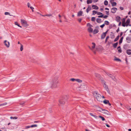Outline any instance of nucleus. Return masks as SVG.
<instances>
[{
  "instance_id": "obj_27",
  "label": "nucleus",
  "mask_w": 131,
  "mask_h": 131,
  "mask_svg": "<svg viewBox=\"0 0 131 131\" xmlns=\"http://www.w3.org/2000/svg\"><path fill=\"white\" fill-rule=\"evenodd\" d=\"M118 45V42H116L114 43L113 45V46L114 48H116Z\"/></svg>"
},
{
  "instance_id": "obj_9",
  "label": "nucleus",
  "mask_w": 131,
  "mask_h": 131,
  "mask_svg": "<svg viewBox=\"0 0 131 131\" xmlns=\"http://www.w3.org/2000/svg\"><path fill=\"white\" fill-rule=\"evenodd\" d=\"M92 48H91L90 46H89V47L90 49H91V50L93 51V49L95 48V44L94 42H92Z\"/></svg>"
},
{
  "instance_id": "obj_5",
  "label": "nucleus",
  "mask_w": 131,
  "mask_h": 131,
  "mask_svg": "<svg viewBox=\"0 0 131 131\" xmlns=\"http://www.w3.org/2000/svg\"><path fill=\"white\" fill-rule=\"evenodd\" d=\"M86 86L84 84L81 85L78 88V90L80 91H83L85 89Z\"/></svg>"
},
{
  "instance_id": "obj_37",
  "label": "nucleus",
  "mask_w": 131,
  "mask_h": 131,
  "mask_svg": "<svg viewBox=\"0 0 131 131\" xmlns=\"http://www.w3.org/2000/svg\"><path fill=\"white\" fill-rule=\"evenodd\" d=\"M99 117L101 118L103 121H104L105 120V119L104 118L101 116H99Z\"/></svg>"
},
{
  "instance_id": "obj_35",
  "label": "nucleus",
  "mask_w": 131,
  "mask_h": 131,
  "mask_svg": "<svg viewBox=\"0 0 131 131\" xmlns=\"http://www.w3.org/2000/svg\"><path fill=\"white\" fill-rule=\"evenodd\" d=\"M15 25H17L20 28H21L22 27L21 26H20L18 24V23L16 22H15Z\"/></svg>"
},
{
  "instance_id": "obj_43",
  "label": "nucleus",
  "mask_w": 131,
  "mask_h": 131,
  "mask_svg": "<svg viewBox=\"0 0 131 131\" xmlns=\"http://www.w3.org/2000/svg\"><path fill=\"white\" fill-rule=\"evenodd\" d=\"M37 126V125H32L30 126L31 127H36Z\"/></svg>"
},
{
  "instance_id": "obj_61",
  "label": "nucleus",
  "mask_w": 131,
  "mask_h": 131,
  "mask_svg": "<svg viewBox=\"0 0 131 131\" xmlns=\"http://www.w3.org/2000/svg\"><path fill=\"white\" fill-rule=\"evenodd\" d=\"M93 117H94L95 118H97L98 117V116H97L94 115V116H93Z\"/></svg>"
},
{
  "instance_id": "obj_62",
  "label": "nucleus",
  "mask_w": 131,
  "mask_h": 131,
  "mask_svg": "<svg viewBox=\"0 0 131 131\" xmlns=\"http://www.w3.org/2000/svg\"><path fill=\"white\" fill-rule=\"evenodd\" d=\"M30 127H31L30 126H27L26 127V128H28Z\"/></svg>"
},
{
  "instance_id": "obj_34",
  "label": "nucleus",
  "mask_w": 131,
  "mask_h": 131,
  "mask_svg": "<svg viewBox=\"0 0 131 131\" xmlns=\"http://www.w3.org/2000/svg\"><path fill=\"white\" fill-rule=\"evenodd\" d=\"M70 80V81H71L72 82H74L75 81H76V79L72 78Z\"/></svg>"
},
{
  "instance_id": "obj_8",
  "label": "nucleus",
  "mask_w": 131,
  "mask_h": 131,
  "mask_svg": "<svg viewBox=\"0 0 131 131\" xmlns=\"http://www.w3.org/2000/svg\"><path fill=\"white\" fill-rule=\"evenodd\" d=\"M117 10V9L116 7H113L111 9V12L113 13H115Z\"/></svg>"
},
{
  "instance_id": "obj_46",
  "label": "nucleus",
  "mask_w": 131,
  "mask_h": 131,
  "mask_svg": "<svg viewBox=\"0 0 131 131\" xmlns=\"http://www.w3.org/2000/svg\"><path fill=\"white\" fill-rule=\"evenodd\" d=\"M52 16V15L51 14H47V15H45V16H49V17L51 16Z\"/></svg>"
},
{
  "instance_id": "obj_57",
  "label": "nucleus",
  "mask_w": 131,
  "mask_h": 131,
  "mask_svg": "<svg viewBox=\"0 0 131 131\" xmlns=\"http://www.w3.org/2000/svg\"><path fill=\"white\" fill-rule=\"evenodd\" d=\"M119 8L121 10H123L124 9L123 7H120Z\"/></svg>"
},
{
  "instance_id": "obj_1",
  "label": "nucleus",
  "mask_w": 131,
  "mask_h": 131,
  "mask_svg": "<svg viewBox=\"0 0 131 131\" xmlns=\"http://www.w3.org/2000/svg\"><path fill=\"white\" fill-rule=\"evenodd\" d=\"M58 77H55L53 79L49 80V84L51 87L53 88L56 86L57 84L58 83Z\"/></svg>"
},
{
  "instance_id": "obj_4",
  "label": "nucleus",
  "mask_w": 131,
  "mask_h": 131,
  "mask_svg": "<svg viewBox=\"0 0 131 131\" xmlns=\"http://www.w3.org/2000/svg\"><path fill=\"white\" fill-rule=\"evenodd\" d=\"M87 26L88 27V32L90 33L92 32L93 31V29L92 27H93V26L89 23L87 24Z\"/></svg>"
},
{
  "instance_id": "obj_56",
  "label": "nucleus",
  "mask_w": 131,
  "mask_h": 131,
  "mask_svg": "<svg viewBox=\"0 0 131 131\" xmlns=\"http://www.w3.org/2000/svg\"><path fill=\"white\" fill-rule=\"evenodd\" d=\"M125 61H126V64H128V61H127V58H126L125 59Z\"/></svg>"
},
{
  "instance_id": "obj_63",
  "label": "nucleus",
  "mask_w": 131,
  "mask_h": 131,
  "mask_svg": "<svg viewBox=\"0 0 131 131\" xmlns=\"http://www.w3.org/2000/svg\"><path fill=\"white\" fill-rule=\"evenodd\" d=\"M90 114L92 116H93L94 115L92 113H90Z\"/></svg>"
},
{
  "instance_id": "obj_36",
  "label": "nucleus",
  "mask_w": 131,
  "mask_h": 131,
  "mask_svg": "<svg viewBox=\"0 0 131 131\" xmlns=\"http://www.w3.org/2000/svg\"><path fill=\"white\" fill-rule=\"evenodd\" d=\"M112 6H116V3L115 2H113L111 3Z\"/></svg>"
},
{
  "instance_id": "obj_28",
  "label": "nucleus",
  "mask_w": 131,
  "mask_h": 131,
  "mask_svg": "<svg viewBox=\"0 0 131 131\" xmlns=\"http://www.w3.org/2000/svg\"><path fill=\"white\" fill-rule=\"evenodd\" d=\"M119 35H118L117 37H116V38L115 39V40H114V42H116V41L118 40V39H119Z\"/></svg>"
},
{
  "instance_id": "obj_14",
  "label": "nucleus",
  "mask_w": 131,
  "mask_h": 131,
  "mask_svg": "<svg viewBox=\"0 0 131 131\" xmlns=\"http://www.w3.org/2000/svg\"><path fill=\"white\" fill-rule=\"evenodd\" d=\"M130 22V19H127V20L126 22H125L126 24V26H127L129 24V23Z\"/></svg>"
},
{
  "instance_id": "obj_15",
  "label": "nucleus",
  "mask_w": 131,
  "mask_h": 131,
  "mask_svg": "<svg viewBox=\"0 0 131 131\" xmlns=\"http://www.w3.org/2000/svg\"><path fill=\"white\" fill-rule=\"evenodd\" d=\"M92 7L93 9H99L98 7L96 5H93L92 6Z\"/></svg>"
},
{
  "instance_id": "obj_59",
  "label": "nucleus",
  "mask_w": 131,
  "mask_h": 131,
  "mask_svg": "<svg viewBox=\"0 0 131 131\" xmlns=\"http://www.w3.org/2000/svg\"><path fill=\"white\" fill-rule=\"evenodd\" d=\"M78 21L80 22H81V21L82 20V19L81 18H79V19H78Z\"/></svg>"
},
{
  "instance_id": "obj_64",
  "label": "nucleus",
  "mask_w": 131,
  "mask_h": 131,
  "mask_svg": "<svg viewBox=\"0 0 131 131\" xmlns=\"http://www.w3.org/2000/svg\"><path fill=\"white\" fill-rule=\"evenodd\" d=\"M30 8L31 10H33L34 9V8L32 6L30 7Z\"/></svg>"
},
{
  "instance_id": "obj_3",
  "label": "nucleus",
  "mask_w": 131,
  "mask_h": 131,
  "mask_svg": "<svg viewBox=\"0 0 131 131\" xmlns=\"http://www.w3.org/2000/svg\"><path fill=\"white\" fill-rule=\"evenodd\" d=\"M100 110L99 111L102 112L103 113L107 114L108 115H110V113L107 110L103 109L101 108H99Z\"/></svg>"
},
{
  "instance_id": "obj_42",
  "label": "nucleus",
  "mask_w": 131,
  "mask_h": 131,
  "mask_svg": "<svg viewBox=\"0 0 131 131\" xmlns=\"http://www.w3.org/2000/svg\"><path fill=\"white\" fill-rule=\"evenodd\" d=\"M95 17H93L91 18V20L92 21H95Z\"/></svg>"
},
{
  "instance_id": "obj_31",
  "label": "nucleus",
  "mask_w": 131,
  "mask_h": 131,
  "mask_svg": "<svg viewBox=\"0 0 131 131\" xmlns=\"http://www.w3.org/2000/svg\"><path fill=\"white\" fill-rule=\"evenodd\" d=\"M20 50L21 51H22L23 49V47L22 45L20 44Z\"/></svg>"
},
{
  "instance_id": "obj_19",
  "label": "nucleus",
  "mask_w": 131,
  "mask_h": 131,
  "mask_svg": "<svg viewBox=\"0 0 131 131\" xmlns=\"http://www.w3.org/2000/svg\"><path fill=\"white\" fill-rule=\"evenodd\" d=\"M126 53L128 55L131 54V49H128L126 51Z\"/></svg>"
},
{
  "instance_id": "obj_54",
  "label": "nucleus",
  "mask_w": 131,
  "mask_h": 131,
  "mask_svg": "<svg viewBox=\"0 0 131 131\" xmlns=\"http://www.w3.org/2000/svg\"><path fill=\"white\" fill-rule=\"evenodd\" d=\"M103 17L104 18H106L108 17V16L107 15H105L103 16Z\"/></svg>"
},
{
  "instance_id": "obj_39",
  "label": "nucleus",
  "mask_w": 131,
  "mask_h": 131,
  "mask_svg": "<svg viewBox=\"0 0 131 131\" xmlns=\"http://www.w3.org/2000/svg\"><path fill=\"white\" fill-rule=\"evenodd\" d=\"M114 60L115 61H121V60L120 59H119V58H115L114 59Z\"/></svg>"
},
{
  "instance_id": "obj_53",
  "label": "nucleus",
  "mask_w": 131,
  "mask_h": 131,
  "mask_svg": "<svg viewBox=\"0 0 131 131\" xmlns=\"http://www.w3.org/2000/svg\"><path fill=\"white\" fill-rule=\"evenodd\" d=\"M118 49V51L120 53H121L122 52V50L121 49Z\"/></svg>"
},
{
  "instance_id": "obj_49",
  "label": "nucleus",
  "mask_w": 131,
  "mask_h": 131,
  "mask_svg": "<svg viewBox=\"0 0 131 131\" xmlns=\"http://www.w3.org/2000/svg\"><path fill=\"white\" fill-rule=\"evenodd\" d=\"M105 26V24H103L102 25L100 26V27L101 28H103Z\"/></svg>"
},
{
  "instance_id": "obj_33",
  "label": "nucleus",
  "mask_w": 131,
  "mask_h": 131,
  "mask_svg": "<svg viewBox=\"0 0 131 131\" xmlns=\"http://www.w3.org/2000/svg\"><path fill=\"white\" fill-rule=\"evenodd\" d=\"M104 24L105 25H108L109 24V22L107 21H104Z\"/></svg>"
},
{
  "instance_id": "obj_2",
  "label": "nucleus",
  "mask_w": 131,
  "mask_h": 131,
  "mask_svg": "<svg viewBox=\"0 0 131 131\" xmlns=\"http://www.w3.org/2000/svg\"><path fill=\"white\" fill-rule=\"evenodd\" d=\"M94 95L96 97V98L98 101H100L102 96L100 94L98 93L97 92H94Z\"/></svg>"
},
{
  "instance_id": "obj_7",
  "label": "nucleus",
  "mask_w": 131,
  "mask_h": 131,
  "mask_svg": "<svg viewBox=\"0 0 131 131\" xmlns=\"http://www.w3.org/2000/svg\"><path fill=\"white\" fill-rule=\"evenodd\" d=\"M4 43L5 45L7 48H9L10 46V43L9 42H7L6 40H5L4 41Z\"/></svg>"
},
{
  "instance_id": "obj_38",
  "label": "nucleus",
  "mask_w": 131,
  "mask_h": 131,
  "mask_svg": "<svg viewBox=\"0 0 131 131\" xmlns=\"http://www.w3.org/2000/svg\"><path fill=\"white\" fill-rule=\"evenodd\" d=\"M104 4L105 5H107L108 4V2L107 1L105 0L104 1Z\"/></svg>"
},
{
  "instance_id": "obj_10",
  "label": "nucleus",
  "mask_w": 131,
  "mask_h": 131,
  "mask_svg": "<svg viewBox=\"0 0 131 131\" xmlns=\"http://www.w3.org/2000/svg\"><path fill=\"white\" fill-rule=\"evenodd\" d=\"M107 75L108 76L111 77L113 80H114L115 81H116V79H115V77H114V76H113L111 74L109 73H108L107 74Z\"/></svg>"
},
{
  "instance_id": "obj_12",
  "label": "nucleus",
  "mask_w": 131,
  "mask_h": 131,
  "mask_svg": "<svg viewBox=\"0 0 131 131\" xmlns=\"http://www.w3.org/2000/svg\"><path fill=\"white\" fill-rule=\"evenodd\" d=\"M101 81L104 88L107 85L106 84V82L103 80H101Z\"/></svg>"
},
{
  "instance_id": "obj_58",
  "label": "nucleus",
  "mask_w": 131,
  "mask_h": 131,
  "mask_svg": "<svg viewBox=\"0 0 131 131\" xmlns=\"http://www.w3.org/2000/svg\"><path fill=\"white\" fill-rule=\"evenodd\" d=\"M119 23L118 24V26H121V22L120 21H119Z\"/></svg>"
},
{
  "instance_id": "obj_55",
  "label": "nucleus",
  "mask_w": 131,
  "mask_h": 131,
  "mask_svg": "<svg viewBox=\"0 0 131 131\" xmlns=\"http://www.w3.org/2000/svg\"><path fill=\"white\" fill-rule=\"evenodd\" d=\"M93 2L95 3L98 1V0H93Z\"/></svg>"
},
{
  "instance_id": "obj_52",
  "label": "nucleus",
  "mask_w": 131,
  "mask_h": 131,
  "mask_svg": "<svg viewBox=\"0 0 131 131\" xmlns=\"http://www.w3.org/2000/svg\"><path fill=\"white\" fill-rule=\"evenodd\" d=\"M103 14L101 12H99L97 13V15H101V14Z\"/></svg>"
},
{
  "instance_id": "obj_22",
  "label": "nucleus",
  "mask_w": 131,
  "mask_h": 131,
  "mask_svg": "<svg viewBox=\"0 0 131 131\" xmlns=\"http://www.w3.org/2000/svg\"><path fill=\"white\" fill-rule=\"evenodd\" d=\"M96 21L99 23H100L102 22L101 19L100 18H97L96 19Z\"/></svg>"
},
{
  "instance_id": "obj_47",
  "label": "nucleus",
  "mask_w": 131,
  "mask_h": 131,
  "mask_svg": "<svg viewBox=\"0 0 131 131\" xmlns=\"http://www.w3.org/2000/svg\"><path fill=\"white\" fill-rule=\"evenodd\" d=\"M109 38V36H107L105 40V42H106L107 41V40Z\"/></svg>"
},
{
  "instance_id": "obj_60",
  "label": "nucleus",
  "mask_w": 131,
  "mask_h": 131,
  "mask_svg": "<svg viewBox=\"0 0 131 131\" xmlns=\"http://www.w3.org/2000/svg\"><path fill=\"white\" fill-rule=\"evenodd\" d=\"M93 117H94L95 118H97L98 117V116H97L94 115V116H93Z\"/></svg>"
},
{
  "instance_id": "obj_21",
  "label": "nucleus",
  "mask_w": 131,
  "mask_h": 131,
  "mask_svg": "<svg viewBox=\"0 0 131 131\" xmlns=\"http://www.w3.org/2000/svg\"><path fill=\"white\" fill-rule=\"evenodd\" d=\"M106 35H105V34H104L103 33L101 36V39H103L104 38Z\"/></svg>"
},
{
  "instance_id": "obj_40",
  "label": "nucleus",
  "mask_w": 131,
  "mask_h": 131,
  "mask_svg": "<svg viewBox=\"0 0 131 131\" xmlns=\"http://www.w3.org/2000/svg\"><path fill=\"white\" fill-rule=\"evenodd\" d=\"M7 104V103L6 102L4 103L3 104H0V106H4L6 105Z\"/></svg>"
},
{
  "instance_id": "obj_13",
  "label": "nucleus",
  "mask_w": 131,
  "mask_h": 131,
  "mask_svg": "<svg viewBox=\"0 0 131 131\" xmlns=\"http://www.w3.org/2000/svg\"><path fill=\"white\" fill-rule=\"evenodd\" d=\"M126 40L127 42L130 43L131 41V37H127L126 38Z\"/></svg>"
},
{
  "instance_id": "obj_23",
  "label": "nucleus",
  "mask_w": 131,
  "mask_h": 131,
  "mask_svg": "<svg viewBox=\"0 0 131 131\" xmlns=\"http://www.w3.org/2000/svg\"><path fill=\"white\" fill-rule=\"evenodd\" d=\"M59 103L62 104H64V102L62 100H60L59 101Z\"/></svg>"
},
{
  "instance_id": "obj_44",
  "label": "nucleus",
  "mask_w": 131,
  "mask_h": 131,
  "mask_svg": "<svg viewBox=\"0 0 131 131\" xmlns=\"http://www.w3.org/2000/svg\"><path fill=\"white\" fill-rule=\"evenodd\" d=\"M122 23H125V18H123L122 20Z\"/></svg>"
},
{
  "instance_id": "obj_32",
  "label": "nucleus",
  "mask_w": 131,
  "mask_h": 131,
  "mask_svg": "<svg viewBox=\"0 0 131 131\" xmlns=\"http://www.w3.org/2000/svg\"><path fill=\"white\" fill-rule=\"evenodd\" d=\"M4 14L5 15H9L10 16H13L12 15H10V13L8 12H5L4 13Z\"/></svg>"
},
{
  "instance_id": "obj_18",
  "label": "nucleus",
  "mask_w": 131,
  "mask_h": 131,
  "mask_svg": "<svg viewBox=\"0 0 131 131\" xmlns=\"http://www.w3.org/2000/svg\"><path fill=\"white\" fill-rule=\"evenodd\" d=\"M104 88H105L106 90L107 91V92L108 93H110V91L109 89H108V86L107 85L106 86H105Z\"/></svg>"
},
{
  "instance_id": "obj_16",
  "label": "nucleus",
  "mask_w": 131,
  "mask_h": 131,
  "mask_svg": "<svg viewBox=\"0 0 131 131\" xmlns=\"http://www.w3.org/2000/svg\"><path fill=\"white\" fill-rule=\"evenodd\" d=\"M91 9V7L90 6H89L88 8L86 9V12L88 13L90 11Z\"/></svg>"
},
{
  "instance_id": "obj_50",
  "label": "nucleus",
  "mask_w": 131,
  "mask_h": 131,
  "mask_svg": "<svg viewBox=\"0 0 131 131\" xmlns=\"http://www.w3.org/2000/svg\"><path fill=\"white\" fill-rule=\"evenodd\" d=\"M103 15L102 14H101V15L98 16V17L99 18H102L103 17Z\"/></svg>"
},
{
  "instance_id": "obj_11",
  "label": "nucleus",
  "mask_w": 131,
  "mask_h": 131,
  "mask_svg": "<svg viewBox=\"0 0 131 131\" xmlns=\"http://www.w3.org/2000/svg\"><path fill=\"white\" fill-rule=\"evenodd\" d=\"M121 20V18L120 16H117L116 17V20L117 22H119Z\"/></svg>"
},
{
  "instance_id": "obj_41",
  "label": "nucleus",
  "mask_w": 131,
  "mask_h": 131,
  "mask_svg": "<svg viewBox=\"0 0 131 131\" xmlns=\"http://www.w3.org/2000/svg\"><path fill=\"white\" fill-rule=\"evenodd\" d=\"M97 11L93 10V13L92 15H94L95 14H97Z\"/></svg>"
},
{
  "instance_id": "obj_17",
  "label": "nucleus",
  "mask_w": 131,
  "mask_h": 131,
  "mask_svg": "<svg viewBox=\"0 0 131 131\" xmlns=\"http://www.w3.org/2000/svg\"><path fill=\"white\" fill-rule=\"evenodd\" d=\"M83 12L81 11H79L78 13V16H80L82 15Z\"/></svg>"
},
{
  "instance_id": "obj_51",
  "label": "nucleus",
  "mask_w": 131,
  "mask_h": 131,
  "mask_svg": "<svg viewBox=\"0 0 131 131\" xmlns=\"http://www.w3.org/2000/svg\"><path fill=\"white\" fill-rule=\"evenodd\" d=\"M122 26L123 27H125L126 26V24L125 23H122Z\"/></svg>"
},
{
  "instance_id": "obj_26",
  "label": "nucleus",
  "mask_w": 131,
  "mask_h": 131,
  "mask_svg": "<svg viewBox=\"0 0 131 131\" xmlns=\"http://www.w3.org/2000/svg\"><path fill=\"white\" fill-rule=\"evenodd\" d=\"M92 2V0H87V4H89L91 3Z\"/></svg>"
},
{
  "instance_id": "obj_48",
  "label": "nucleus",
  "mask_w": 131,
  "mask_h": 131,
  "mask_svg": "<svg viewBox=\"0 0 131 131\" xmlns=\"http://www.w3.org/2000/svg\"><path fill=\"white\" fill-rule=\"evenodd\" d=\"M27 6L29 8H30V7H31L30 6V4L29 3H27Z\"/></svg>"
},
{
  "instance_id": "obj_24",
  "label": "nucleus",
  "mask_w": 131,
  "mask_h": 131,
  "mask_svg": "<svg viewBox=\"0 0 131 131\" xmlns=\"http://www.w3.org/2000/svg\"><path fill=\"white\" fill-rule=\"evenodd\" d=\"M79 83H81L82 82V80H81L79 79H76V81Z\"/></svg>"
},
{
  "instance_id": "obj_30",
  "label": "nucleus",
  "mask_w": 131,
  "mask_h": 131,
  "mask_svg": "<svg viewBox=\"0 0 131 131\" xmlns=\"http://www.w3.org/2000/svg\"><path fill=\"white\" fill-rule=\"evenodd\" d=\"M10 118L11 119H16L17 118V117L16 116H15L14 117H13L12 116H11L10 117Z\"/></svg>"
},
{
  "instance_id": "obj_29",
  "label": "nucleus",
  "mask_w": 131,
  "mask_h": 131,
  "mask_svg": "<svg viewBox=\"0 0 131 131\" xmlns=\"http://www.w3.org/2000/svg\"><path fill=\"white\" fill-rule=\"evenodd\" d=\"M123 37H122L120 39L119 41V43L120 44L122 42L123 40Z\"/></svg>"
},
{
  "instance_id": "obj_25",
  "label": "nucleus",
  "mask_w": 131,
  "mask_h": 131,
  "mask_svg": "<svg viewBox=\"0 0 131 131\" xmlns=\"http://www.w3.org/2000/svg\"><path fill=\"white\" fill-rule=\"evenodd\" d=\"M109 101L105 100L103 101V102L105 104H108V103H109Z\"/></svg>"
},
{
  "instance_id": "obj_45",
  "label": "nucleus",
  "mask_w": 131,
  "mask_h": 131,
  "mask_svg": "<svg viewBox=\"0 0 131 131\" xmlns=\"http://www.w3.org/2000/svg\"><path fill=\"white\" fill-rule=\"evenodd\" d=\"M58 16L60 18H59V19H60L59 22H61L62 21V20H61V18H60L61 17V16L60 15H58Z\"/></svg>"
},
{
  "instance_id": "obj_6",
  "label": "nucleus",
  "mask_w": 131,
  "mask_h": 131,
  "mask_svg": "<svg viewBox=\"0 0 131 131\" xmlns=\"http://www.w3.org/2000/svg\"><path fill=\"white\" fill-rule=\"evenodd\" d=\"M20 22L23 26L24 27H26L28 26L27 21L23 19H20Z\"/></svg>"
},
{
  "instance_id": "obj_20",
  "label": "nucleus",
  "mask_w": 131,
  "mask_h": 131,
  "mask_svg": "<svg viewBox=\"0 0 131 131\" xmlns=\"http://www.w3.org/2000/svg\"><path fill=\"white\" fill-rule=\"evenodd\" d=\"M99 31L97 29H95L94 30L93 32V33L94 34H95L98 33Z\"/></svg>"
}]
</instances>
